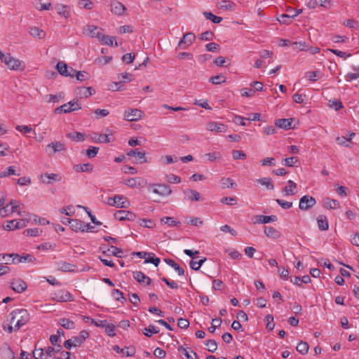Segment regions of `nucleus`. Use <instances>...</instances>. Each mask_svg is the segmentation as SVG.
<instances>
[{
	"mask_svg": "<svg viewBox=\"0 0 359 359\" xmlns=\"http://www.w3.org/2000/svg\"><path fill=\"white\" fill-rule=\"evenodd\" d=\"M98 27L93 25H88L84 27L83 33L90 37H96L97 34H100V32L98 31Z\"/></svg>",
	"mask_w": 359,
	"mask_h": 359,
	"instance_id": "22",
	"label": "nucleus"
},
{
	"mask_svg": "<svg viewBox=\"0 0 359 359\" xmlns=\"http://www.w3.org/2000/svg\"><path fill=\"white\" fill-rule=\"evenodd\" d=\"M222 323L221 318H215L212 320V325L208 327V331L211 333H214L217 327H219Z\"/></svg>",
	"mask_w": 359,
	"mask_h": 359,
	"instance_id": "56",
	"label": "nucleus"
},
{
	"mask_svg": "<svg viewBox=\"0 0 359 359\" xmlns=\"http://www.w3.org/2000/svg\"><path fill=\"white\" fill-rule=\"evenodd\" d=\"M309 348V346L308 343L303 341H301L296 347L297 351L302 355L306 354L308 353Z\"/></svg>",
	"mask_w": 359,
	"mask_h": 359,
	"instance_id": "43",
	"label": "nucleus"
},
{
	"mask_svg": "<svg viewBox=\"0 0 359 359\" xmlns=\"http://www.w3.org/2000/svg\"><path fill=\"white\" fill-rule=\"evenodd\" d=\"M97 39H99L100 42L103 44L111 46L114 45V41H115L114 46L117 47L118 46V43L116 41V38L114 36H111L108 35H104L102 32L100 34L97 35Z\"/></svg>",
	"mask_w": 359,
	"mask_h": 359,
	"instance_id": "14",
	"label": "nucleus"
},
{
	"mask_svg": "<svg viewBox=\"0 0 359 359\" xmlns=\"http://www.w3.org/2000/svg\"><path fill=\"white\" fill-rule=\"evenodd\" d=\"M33 356L35 359H43V356H44L43 349L41 348H36L35 347V349L33 351Z\"/></svg>",
	"mask_w": 359,
	"mask_h": 359,
	"instance_id": "64",
	"label": "nucleus"
},
{
	"mask_svg": "<svg viewBox=\"0 0 359 359\" xmlns=\"http://www.w3.org/2000/svg\"><path fill=\"white\" fill-rule=\"evenodd\" d=\"M57 13L62 16H64L65 18H68L70 16L71 10L70 8L67 6L65 5H57Z\"/></svg>",
	"mask_w": 359,
	"mask_h": 359,
	"instance_id": "34",
	"label": "nucleus"
},
{
	"mask_svg": "<svg viewBox=\"0 0 359 359\" xmlns=\"http://www.w3.org/2000/svg\"><path fill=\"white\" fill-rule=\"evenodd\" d=\"M114 217L120 221H134L136 218V215L133 212L121 210L114 213Z\"/></svg>",
	"mask_w": 359,
	"mask_h": 359,
	"instance_id": "9",
	"label": "nucleus"
},
{
	"mask_svg": "<svg viewBox=\"0 0 359 359\" xmlns=\"http://www.w3.org/2000/svg\"><path fill=\"white\" fill-rule=\"evenodd\" d=\"M47 148L52 149L53 153L61 151L65 149V145L60 142H51L47 145Z\"/></svg>",
	"mask_w": 359,
	"mask_h": 359,
	"instance_id": "39",
	"label": "nucleus"
},
{
	"mask_svg": "<svg viewBox=\"0 0 359 359\" xmlns=\"http://www.w3.org/2000/svg\"><path fill=\"white\" fill-rule=\"evenodd\" d=\"M123 183L130 188H139L144 187L147 184V180L141 177H135L124 180Z\"/></svg>",
	"mask_w": 359,
	"mask_h": 359,
	"instance_id": "10",
	"label": "nucleus"
},
{
	"mask_svg": "<svg viewBox=\"0 0 359 359\" xmlns=\"http://www.w3.org/2000/svg\"><path fill=\"white\" fill-rule=\"evenodd\" d=\"M257 182L260 184L265 186L268 189H273L274 185L271 180L269 177H263L257 180Z\"/></svg>",
	"mask_w": 359,
	"mask_h": 359,
	"instance_id": "44",
	"label": "nucleus"
},
{
	"mask_svg": "<svg viewBox=\"0 0 359 359\" xmlns=\"http://www.w3.org/2000/svg\"><path fill=\"white\" fill-rule=\"evenodd\" d=\"M318 226L321 231H326L329 228V224L326 216L320 215L317 217Z\"/></svg>",
	"mask_w": 359,
	"mask_h": 359,
	"instance_id": "31",
	"label": "nucleus"
},
{
	"mask_svg": "<svg viewBox=\"0 0 359 359\" xmlns=\"http://www.w3.org/2000/svg\"><path fill=\"white\" fill-rule=\"evenodd\" d=\"M0 60L4 62L11 70H18L22 69V61L14 58L9 53L4 54L1 50H0Z\"/></svg>",
	"mask_w": 359,
	"mask_h": 359,
	"instance_id": "2",
	"label": "nucleus"
},
{
	"mask_svg": "<svg viewBox=\"0 0 359 359\" xmlns=\"http://www.w3.org/2000/svg\"><path fill=\"white\" fill-rule=\"evenodd\" d=\"M57 266L58 270L65 272L74 271L76 268V265L62 261L57 262Z\"/></svg>",
	"mask_w": 359,
	"mask_h": 359,
	"instance_id": "21",
	"label": "nucleus"
},
{
	"mask_svg": "<svg viewBox=\"0 0 359 359\" xmlns=\"http://www.w3.org/2000/svg\"><path fill=\"white\" fill-rule=\"evenodd\" d=\"M232 156L234 160L245 159L247 155L243 151L233 150L232 151Z\"/></svg>",
	"mask_w": 359,
	"mask_h": 359,
	"instance_id": "57",
	"label": "nucleus"
},
{
	"mask_svg": "<svg viewBox=\"0 0 359 359\" xmlns=\"http://www.w3.org/2000/svg\"><path fill=\"white\" fill-rule=\"evenodd\" d=\"M149 189L152 190L154 194L159 195L161 197L168 196L172 193L170 187L166 184H150Z\"/></svg>",
	"mask_w": 359,
	"mask_h": 359,
	"instance_id": "3",
	"label": "nucleus"
},
{
	"mask_svg": "<svg viewBox=\"0 0 359 359\" xmlns=\"http://www.w3.org/2000/svg\"><path fill=\"white\" fill-rule=\"evenodd\" d=\"M15 129L19 131V132H21L24 134H26V133H31V132H34V134L36 135V133L34 130H33V129L28 126H17L15 127Z\"/></svg>",
	"mask_w": 359,
	"mask_h": 359,
	"instance_id": "61",
	"label": "nucleus"
},
{
	"mask_svg": "<svg viewBox=\"0 0 359 359\" xmlns=\"http://www.w3.org/2000/svg\"><path fill=\"white\" fill-rule=\"evenodd\" d=\"M81 345V341L79 339L75 337H73L72 339H68L65 341L64 346L67 349H71L73 346H78Z\"/></svg>",
	"mask_w": 359,
	"mask_h": 359,
	"instance_id": "38",
	"label": "nucleus"
},
{
	"mask_svg": "<svg viewBox=\"0 0 359 359\" xmlns=\"http://www.w3.org/2000/svg\"><path fill=\"white\" fill-rule=\"evenodd\" d=\"M56 299L60 302H71L73 300V296L67 291L60 290L56 294Z\"/></svg>",
	"mask_w": 359,
	"mask_h": 359,
	"instance_id": "20",
	"label": "nucleus"
},
{
	"mask_svg": "<svg viewBox=\"0 0 359 359\" xmlns=\"http://www.w3.org/2000/svg\"><path fill=\"white\" fill-rule=\"evenodd\" d=\"M318 5L328 9L331 8L332 4L331 0H311L306 4L307 7L311 9L316 8Z\"/></svg>",
	"mask_w": 359,
	"mask_h": 359,
	"instance_id": "11",
	"label": "nucleus"
},
{
	"mask_svg": "<svg viewBox=\"0 0 359 359\" xmlns=\"http://www.w3.org/2000/svg\"><path fill=\"white\" fill-rule=\"evenodd\" d=\"M218 7L222 10L234 11L236 8V4L230 0H223L218 4Z\"/></svg>",
	"mask_w": 359,
	"mask_h": 359,
	"instance_id": "28",
	"label": "nucleus"
},
{
	"mask_svg": "<svg viewBox=\"0 0 359 359\" xmlns=\"http://www.w3.org/2000/svg\"><path fill=\"white\" fill-rule=\"evenodd\" d=\"M81 109L77 99H74L55 109L56 114H67Z\"/></svg>",
	"mask_w": 359,
	"mask_h": 359,
	"instance_id": "4",
	"label": "nucleus"
},
{
	"mask_svg": "<svg viewBox=\"0 0 359 359\" xmlns=\"http://www.w3.org/2000/svg\"><path fill=\"white\" fill-rule=\"evenodd\" d=\"M109 135L110 134L98 135L97 133H94L92 139L93 142L96 143H109L111 142Z\"/></svg>",
	"mask_w": 359,
	"mask_h": 359,
	"instance_id": "27",
	"label": "nucleus"
},
{
	"mask_svg": "<svg viewBox=\"0 0 359 359\" xmlns=\"http://www.w3.org/2000/svg\"><path fill=\"white\" fill-rule=\"evenodd\" d=\"M41 180L44 184H50L51 181H60L61 180V177H60L57 174L53 173H46L44 175H41Z\"/></svg>",
	"mask_w": 359,
	"mask_h": 359,
	"instance_id": "25",
	"label": "nucleus"
},
{
	"mask_svg": "<svg viewBox=\"0 0 359 359\" xmlns=\"http://www.w3.org/2000/svg\"><path fill=\"white\" fill-rule=\"evenodd\" d=\"M183 193L185 195L186 198L191 201H199L202 199L200 193L197 191L187 189L184 190Z\"/></svg>",
	"mask_w": 359,
	"mask_h": 359,
	"instance_id": "16",
	"label": "nucleus"
},
{
	"mask_svg": "<svg viewBox=\"0 0 359 359\" xmlns=\"http://www.w3.org/2000/svg\"><path fill=\"white\" fill-rule=\"evenodd\" d=\"M68 138L76 141H83L86 137V135L80 132L69 133L67 135Z\"/></svg>",
	"mask_w": 359,
	"mask_h": 359,
	"instance_id": "41",
	"label": "nucleus"
},
{
	"mask_svg": "<svg viewBox=\"0 0 359 359\" xmlns=\"http://www.w3.org/2000/svg\"><path fill=\"white\" fill-rule=\"evenodd\" d=\"M10 323L15 325V331H18L29 320V314L26 309H16L11 313Z\"/></svg>",
	"mask_w": 359,
	"mask_h": 359,
	"instance_id": "1",
	"label": "nucleus"
},
{
	"mask_svg": "<svg viewBox=\"0 0 359 359\" xmlns=\"http://www.w3.org/2000/svg\"><path fill=\"white\" fill-rule=\"evenodd\" d=\"M93 169V165L91 163H83L75 165L76 172H90Z\"/></svg>",
	"mask_w": 359,
	"mask_h": 359,
	"instance_id": "40",
	"label": "nucleus"
},
{
	"mask_svg": "<svg viewBox=\"0 0 359 359\" xmlns=\"http://www.w3.org/2000/svg\"><path fill=\"white\" fill-rule=\"evenodd\" d=\"M98 151V147L90 146L86 150V156L90 158H93L97 154Z\"/></svg>",
	"mask_w": 359,
	"mask_h": 359,
	"instance_id": "55",
	"label": "nucleus"
},
{
	"mask_svg": "<svg viewBox=\"0 0 359 359\" xmlns=\"http://www.w3.org/2000/svg\"><path fill=\"white\" fill-rule=\"evenodd\" d=\"M111 294L118 302H121L122 303L126 302V299L124 297L123 292L119 290L114 289L111 292Z\"/></svg>",
	"mask_w": 359,
	"mask_h": 359,
	"instance_id": "49",
	"label": "nucleus"
},
{
	"mask_svg": "<svg viewBox=\"0 0 359 359\" xmlns=\"http://www.w3.org/2000/svg\"><path fill=\"white\" fill-rule=\"evenodd\" d=\"M282 192L285 196L294 195L297 192V184L292 180H288L287 185L283 189Z\"/></svg>",
	"mask_w": 359,
	"mask_h": 359,
	"instance_id": "15",
	"label": "nucleus"
},
{
	"mask_svg": "<svg viewBox=\"0 0 359 359\" xmlns=\"http://www.w3.org/2000/svg\"><path fill=\"white\" fill-rule=\"evenodd\" d=\"M323 203H324L323 206L325 208L334 210V209H337V208H339V206H340V203L338 201H337L336 199H332L330 198H324Z\"/></svg>",
	"mask_w": 359,
	"mask_h": 359,
	"instance_id": "30",
	"label": "nucleus"
},
{
	"mask_svg": "<svg viewBox=\"0 0 359 359\" xmlns=\"http://www.w3.org/2000/svg\"><path fill=\"white\" fill-rule=\"evenodd\" d=\"M11 175H16L15 170L14 169V167L9 166L7 168V169L0 173V178H4L8 177ZM18 176L20 175V174H17Z\"/></svg>",
	"mask_w": 359,
	"mask_h": 359,
	"instance_id": "54",
	"label": "nucleus"
},
{
	"mask_svg": "<svg viewBox=\"0 0 359 359\" xmlns=\"http://www.w3.org/2000/svg\"><path fill=\"white\" fill-rule=\"evenodd\" d=\"M59 324L64 328L67 330H73L75 328V323L74 321L68 318H62L59 320Z\"/></svg>",
	"mask_w": 359,
	"mask_h": 359,
	"instance_id": "37",
	"label": "nucleus"
},
{
	"mask_svg": "<svg viewBox=\"0 0 359 359\" xmlns=\"http://www.w3.org/2000/svg\"><path fill=\"white\" fill-rule=\"evenodd\" d=\"M292 19L293 18L291 17L290 14L289 13H287L286 14L280 15V17L278 18V20L280 23L288 25L292 22Z\"/></svg>",
	"mask_w": 359,
	"mask_h": 359,
	"instance_id": "53",
	"label": "nucleus"
},
{
	"mask_svg": "<svg viewBox=\"0 0 359 359\" xmlns=\"http://www.w3.org/2000/svg\"><path fill=\"white\" fill-rule=\"evenodd\" d=\"M292 123V118H280L276 121L275 125L278 128L288 130L291 128Z\"/></svg>",
	"mask_w": 359,
	"mask_h": 359,
	"instance_id": "24",
	"label": "nucleus"
},
{
	"mask_svg": "<svg viewBox=\"0 0 359 359\" xmlns=\"http://www.w3.org/2000/svg\"><path fill=\"white\" fill-rule=\"evenodd\" d=\"M56 68L58 72L64 76L74 77L76 73V70L71 67H68L67 64L63 62H57Z\"/></svg>",
	"mask_w": 359,
	"mask_h": 359,
	"instance_id": "8",
	"label": "nucleus"
},
{
	"mask_svg": "<svg viewBox=\"0 0 359 359\" xmlns=\"http://www.w3.org/2000/svg\"><path fill=\"white\" fill-rule=\"evenodd\" d=\"M26 226V222H23V225L18 226V220L13 219L6 222V224L4 228L6 230H14L15 229L23 228Z\"/></svg>",
	"mask_w": 359,
	"mask_h": 359,
	"instance_id": "33",
	"label": "nucleus"
},
{
	"mask_svg": "<svg viewBox=\"0 0 359 359\" xmlns=\"http://www.w3.org/2000/svg\"><path fill=\"white\" fill-rule=\"evenodd\" d=\"M221 203L229 205H233L237 203L236 197H223L221 198Z\"/></svg>",
	"mask_w": 359,
	"mask_h": 359,
	"instance_id": "58",
	"label": "nucleus"
},
{
	"mask_svg": "<svg viewBox=\"0 0 359 359\" xmlns=\"http://www.w3.org/2000/svg\"><path fill=\"white\" fill-rule=\"evenodd\" d=\"M29 32L31 36L39 39H43L46 36L45 32L37 27H31Z\"/></svg>",
	"mask_w": 359,
	"mask_h": 359,
	"instance_id": "36",
	"label": "nucleus"
},
{
	"mask_svg": "<svg viewBox=\"0 0 359 359\" xmlns=\"http://www.w3.org/2000/svg\"><path fill=\"white\" fill-rule=\"evenodd\" d=\"M126 10L125 6L121 2L116 1L111 4V11L116 15H123Z\"/></svg>",
	"mask_w": 359,
	"mask_h": 359,
	"instance_id": "26",
	"label": "nucleus"
},
{
	"mask_svg": "<svg viewBox=\"0 0 359 359\" xmlns=\"http://www.w3.org/2000/svg\"><path fill=\"white\" fill-rule=\"evenodd\" d=\"M196 39V36L192 32L185 34L182 39L179 41L178 46L180 48H185L187 46L191 45Z\"/></svg>",
	"mask_w": 359,
	"mask_h": 359,
	"instance_id": "13",
	"label": "nucleus"
},
{
	"mask_svg": "<svg viewBox=\"0 0 359 359\" xmlns=\"http://www.w3.org/2000/svg\"><path fill=\"white\" fill-rule=\"evenodd\" d=\"M159 330L154 325H149L148 327L143 330V334L147 337H151L152 334H157Z\"/></svg>",
	"mask_w": 359,
	"mask_h": 359,
	"instance_id": "45",
	"label": "nucleus"
},
{
	"mask_svg": "<svg viewBox=\"0 0 359 359\" xmlns=\"http://www.w3.org/2000/svg\"><path fill=\"white\" fill-rule=\"evenodd\" d=\"M144 112L138 109H130L125 111L124 118L128 121H136L143 117Z\"/></svg>",
	"mask_w": 359,
	"mask_h": 359,
	"instance_id": "6",
	"label": "nucleus"
},
{
	"mask_svg": "<svg viewBox=\"0 0 359 359\" xmlns=\"http://www.w3.org/2000/svg\"><path fill=\"white\" fill-rule=\"evenodd\" d=\"M255 218L256 220L254 222L255 224H267L269 222H276L277 220L276 215H257Z\"/></svg>",
	"mask_w": 359,
	"mask_h": 359,
	"instance_id": "19",
	"label": "nucleus"
},
{
	"mask_svg": "<svg viewBox=\"0 0 359 359\" xmlns=\"http://www.w3.org/2000/svg\"><path fill=\"white\" fill-rule=\"evenodd\" d=\"M316 203V201L313 196L306 195L300 198L299 208L302 210H307L314 206Z\"/></svg>",
	"mask_w": 359,
	"mask_h": 359,
	"instance_id": "7",
	"label": "nucleus"
},
{
	"mask_svg": "<svg viewBox=\"0 0 359 359\" xmlns=\"http://www.w3.org/2000/svg\"><path fill=\"white\" fill-rule=\"evenodd\" d=\"M15 257L18 258V263L34 262L36 261V258L33 255L29 254H23L21 256L16 254Z\"/></svg>",
	"mask_w": 359,
	"mask_h": 359,
	"instance_id": "35",
	"label": "nucleus"
},
{
	"mask_svg": "<svg viewBox=\"0 0 359 359\" xmlns=\"http://www.w3.org/2000/svg\"><path fill=\"white\" fill-rule=\"evenodd\" d=\"M203 15L208 20H211L212 22L215 24H218L222 21V18L216 16L211 12L205 11L203 12Z\"/></svg>",
	"mask_w": 359,
	"mask_h": 359,
	"instance_id": "42",
	"label": "nucleus"
},
{
	"mask_svg": "<svg viewBox=\"0 0 359 359\" xmlns=\"http://www.w3.org/2000/svg\"><path fill=\"white\" fill-rule=\"evenodd\" d=\"M161 222L168 224L170 226H178L181 224L180 221H176L172 217H165L161 219Z\"/></svg>",
	"mask_w": 359,
	"mask_h": 359,
	"instance_id": "46",
	"label": "nucleus"
},
{
	"mask_svg": "<svg viewBox=\"0 0 359 359\" xmlns=\"http://www.w3.org/2000/svg\"><path fill=\"white\" fill-rule=\"evenodd\" d=\"M206 349L211 353H214L217 348V344L214 339H210L205 342Z\"/></svg>",
	"mask_w": 359,
	"mask_h": 359,
	"instance_id": "52",
	"label": "nucleus"
},
{
	"mask_svg": "<svg viewBox=\"0 0 359 359\" xmlns=\"http://www.w3.org/2000/svg\"><path fill=\"white\" fill-rule=\"evenodd\" d=\"M166 180L169 183H180L181 182V178L174 174H169L166 175Z\"/></svg>",
	"mask_w": 359,
	"mask_h": 359,
	"instance_id": "63",
	"label": "nucleus"
},
{
	"mask_svg": "<svg viewBox=\"0 0 359 359\" xmlns=\"http://www.w3.org/2000/svg\"><path fill=\"white\" fill-rule=\"evenodd\" d=\"M128 156H137L139 158L140 163H144L147 161L146 153L144 151H138V149H132L127 153Z\"/></svg>",
	"mask_w": 359,
	"mask_h": 359,
	"instance_id": "23",
	"label": "nucleus"
},
{
	"mask_svg": "<svg viewBox=\"0 0 359 359\" xmlns=\"http://www.w3.org/2000/svg\"><path fill=\"white\" fill-rule=\"evenodd\" d=\"M27 284L20 279L15 280L11 283V288L18 293H21L27 289Z\"/></svg>",
	"mask_w": 359,
	"mask_h": 359,
	"instance_id": "18",
	"label": "nucleus"
},
{
	"mask_svg": "<svg viewBox=\"0 0 359 359\" xmlns=\"http://www.w3.org/2000/svg\"><path fill=\"white\" fill-rule=\"evenodd\" d=\"M15 255L16 254H3V257H2V264H5V265H8V264H12L15 259L16 258L15 257Z\"/></svg>",
	"mask_w": 359,
	"mask_h": 359,
	"instance_id": "48",
	"label": "nucleus"
},
{
	"mask_svg": "<svg viewBox=\"0 0 359 359\" xmlns=\"http://www.w3.org/2000/svg\"><path fill=\"white\" fill-rule=\"evenodd\" d=\"M214 34L211 31H206L201 34L200 39L204 41H211L213 39Z\"/></svg>",
	"mask_w": 359,
	"mask_h": 359,
	"instance_id": "62",
	"label": "nucleus"
},
{
	"mask_svg": "<svg viewBox=\"0 0 359 359\" xmlns=\"http://www.w3.org/2000/svg\"><path fill=\"white\" fill-rule=\"evenodd\" d=\"M221 184L224 189L233 188L236 185V183L234 182V181L231 178H229V177H223L221 180Z\"/></svg>",
	"mask_w": 359,
	"mask_h": 359,
	"instance_id": "50",
	"label": "nucleus"
},
{
	"mask_svg": "<svg viewBox=\"0 0 359 359\" xmlns=\"http://www.w3.org/2000/svg\"><path fill=\"white\" fill-rule=\"evenodd\" d=\"M67 221L68 224L70 225V227L74 231H81V232H85V226L86 223L83 221L76 219H69L67 218Z\"/></svg>",
	"mask_w": 359,
	"mask_h": 359,
	"instance_id": "12",
	"label": "nucleus"
},
{
	"mask_svg": "<svg viewBox=\"0 0 359 359\" xmlns=\"http://www.w3.org/2000/svg\"><path fill=\"white\" fill-rule=\"evenodd\" d=\"M133 278L140 283H144L145 280H147V285L151 283V279L141 271L133 272Z\"/></svg>",
	"mask_w": 359,
	"mask_h": 359,
	"instance_id": "29",
	"label": "nucleus"
},
{
	"mask_svg": "<svg viewBox=\"0 0 359 359\" xmlns=\"http://www.w3.org/2000/svg\"><path fill=\"white\" fill-rule=\"evenodd\" d=\"M265 321L266 322V328L269 330H273L274 328L273 317L271 314H268L265 317Z\"/></svg>",
	"mask_w": 359,
	"mask_h": 359,
	"instance_id": "60",
	"label": "nucleus"
},
{
	"mask_svg": "<svg viewBox=\"0 0 359 359\" xmlns=\"http://www.w3.org/2000/svg\"><path fill=\"white\" fill-rule=\"evenodd\" d=\"M107 203L109 205L121 208H127L130 205V201L121 195H116L113 198H109Z\"/></svg>",
	"mask_w": 359,
	"mask_h": 359,
	"instance_id": "5",
	"label": "nucleus"
},
{
	"mask_svg": "<svg viewBox=\"0 0 359 359\" xmlns=\"http://www.w3.org/2000/svg\"><path fill=\"white\" fill-rule=\"evenodd\" d=\"M226 81V77L223 74H219L217 76H212L210 79V82L213 84L218 85L223 83Z\"/></svg>",
	"mask_w": 359,
	"mask_h": 359,
	"instance_id": "51",
	"label": "nucleus"
},
{
	"mask_svg": "<svg viewBox=\"0 0 359 359\" xmlns=\"http://www.w3.org/2000/svg\"><path fill=\"white\" fill-rule=\"evenodd\" d=\"M139 224L147 228H154L155 226V222L151 219H141L139 220Z\"/></svg>",
	"mask_w": 359,
	"mask_h": 359,
	"instance_id": "59",
	"label": "nucleus"
},
{
	"mask_svg": "<svg viewBox=\"0 0 359 359\" xmlns=\"http://www.w3.org/2000/svg\"><path fill=\"white\" fill-rule=\"evenodd\" d=\"M264 233L267 237L278 238L280 237L279 231L271 226H264Z\"/></svg>",
	"mask_w": 359,
	"mask_h": 359,
	"instance_id": "32",
	"label": "nucleus"
},
{
	"mask_svg": "<svg viewBox=\"0 0 359 359\" xmlns=\"http://www.w3.org/2000/svg\"><path fill=\"white\" fill-rule=\"evenodd\" d=\"M74 76H76L77 81H84L88 80L90 78L89 74L85 71H76V70Z\"/></svg>",
	"mask_w": 359,
	"mask_h": 359,
	"instance_id": "47",
	"label": "nucleus"
},
{
	"mask_svg": "<svg viewBox=\"0 0 359 359\" xmlns=\"http://www.w3.org/2000/svg\"><path fill=\"white\" fill-rule=\"evenodd\" d=\"M207 129L210 131H215L217 133H225L227 127L224 124L216 122H210L207 124Z\"/></svg>",
	"mask_w": 359,
	"mask_h": 359,
	"instance_id": "17",
	"label": "nucleus"
}]
</instances>
